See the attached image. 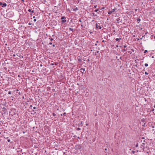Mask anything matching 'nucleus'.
<instances>
[{
    "label": "nucleus",
    "mask_w": 155,
    "mask_h": 155,
    "mask_svg": "<svg viewBox=\"0 0 155 155\" xmlns=\"http://www.w3.org/2000/svg\"><path fill=\"white\" fill-rule=\"evenodd\" d=\"M82 146L80 144H77L75 145L74 148L75 150H80Z\"/></svg>",
    "instance_id": "1"
},
{
    "label": "nucleus",
    "mask_w": 155,
    "mask_h": 155,
    "mask_svg": "<svg viewBox=\"0 0 155 155\" xmlns=\"http://www.w3.org/2000/svg\"><path fill=\"white\" fill-rule=\"evenodd\" d=\"M116 9V8H114L111 10V11H109L108 12V14L109 15L111 14L113 12H114Z\"/></svg>",
    "instance_id": "2"
},
{
    "label": "nucleus",
    "mask_w": 155,
    "mask_h": 155,
    "mask_svg": "<svg viewBox=\"0 0 155 155\" xmlns=\"http://www.w3.org/2000/svg\"><path fill=\"white\" fill-rule=\"evenodd\" d=\"M116 21H117V23H119L120 22L121 23H122L121 21V19H120V17L116 19Z\"/></svg>",
    "instance_id": "3"
},
{
    "label": "nucleus",
    "mask_w": 155,
    "mask_h": 155,
    "mask_svg": "<svg viewBox=\"0 0 155 155\" xmlns=\"http://www.w3.org/2000/svg\"><path fill=\"white\" fill-rule=\"evenodd\" d=\"M95 25L96 28H99L100 29H101V26L100 25H98L97 23H96Z\"/></svg>",
    "instance_id": "4"
},
{
    "label": "nucleus",
    "mask_w": 155,
    "mask_h": 155,
    "mask_svg": "<svg viewBox=\"0 0 155 155\" xmlns=\"http://www.w3.org/2000/svg\"><path fill=\"white\" fill-rule=\"evenodd\" d=\"M147 120L146 119L144 118L142 119L141 120V121L143 122H146Z\"/></svg>",
    "instance_id": "5"
},
{
    "label": "nucleus",
    "mask_w": 155,
    "mask_h": 155,
    "mask_svg": "<svg viewBox=\"0 0 155 155\" xmlns=\"http://www.w3.org/2000/svg\"><path fill=\"white\" fill-rule=\"evenodd\" d=\"M7 6V4L6 3H4L2 4V7H5Z\"/></svg>",
    "instance_id": "6"
},
{
    "label": "nucleus",
    "mask_w": 155,
    "mask_h": 155,
    "mask_svg": "<svg viewBox=\"0 0 155 155\" xmlns=\"http://www.w3.org/2000/svg\"><path fill=\"white\" fill-rule=\"evenodd\" d=\"M65 18H66L64 16H62L61 18V19L62 20H63V19H65Z\"/></svg>",
    "instance_id": "7"
},
{
    "label": "nucleus",
    "mask_w": 155,
    "mask_h": 155,
    "mask_svg": "<svg viewBox=\"0 0 155 155\" xmlns=\"http://www.w3.org/2000/svg\"><path fill=\"white\" fill-rule=\"evenodd\" d=\"M140 21H141V19L140 18H137V21L138 23H139V22Z\"/></svg>",
    "instance_id": "8"
},
{
    "label": "nucleus",
    "mask_w": 155,
    "mask_h": 155,
    "mask_svg": "<svg viewBox=\"0 0 155 155\" xmlns=\"http://www.w3.org/2000/svg\"><path fill=\"white\" fill-rule=\"evenodd\" d=\"M66 21V20H63L61 21L62 23L65 22Z\"/></svg>",
    "instance_id": "9"
},
{
    "label": "nucleus",
    "mask_w": 155,
    "mask_h": 155,
    "mask_svg": "<svg viewBox=\"0 0 155 155\" xmlns=\"http://www.w3.org/2000/svg\"><path fill=\"white\" fill-rule=\"evenodd\" d=\"M121 39V38H117L116 39H115V40H116L117 41H118L119 40H120Z\"/></svg>",
    "instance_id": "10"
},
{
    "label": "nucleus",
    "mask_w": 155,
    "mask_h": 155,
    "mask_svg": "<svg viewBox=\"0 0 155 155\" xmlns=\"http://www.w3.org/2000/svg\"><path fill=\"white\" fill-rule=\"evenodd\" d=\"M69 30H70L71 31H73V29L71 28H69Z\"/></svg>",
    "instance_id": "11"
},
{
    "label": "nucleus",
    "mask_w": 155,
    "mask_h": 155,
    "mask_svg": "<svg viewBox=\"0 0 155 155\" xmlns=\"http://www.w3.org/2000/svg\"><path fill=\"white\" fill-rule=\"evenodd\" d=\"M145 145V143H142V144H141V146L142 147H144V146Z\"/></svg>",
    "instance_id": "12"
},
{
    "label": "nucleus",
    "mask_w": 155,
    "mask_h": 155,
    "mask_svg": "<svg viewBox=\"0 0 155 155\" xmlns=\"http://www.w3.org/2000/svg\"><path fill=\"white\" fill-rule=\"evenodd\" d=\"M78 10V7H76L74 8V10L75 11H76Z\"/></svg>",
    "instance_id": "13"
},
{
    "label": "nucleus",
    "mask_w": 155,
    "mask_h": 155,
    "mask_svg": "<svg viewBox=\"0 0 155 155\" xmlns=\"http://www.w3.org/2000/svg\"><path fill=\"white\" fill-rule=\"evenodd\" d=\"M78 61H82V59L81 58H79L78 59Z\"/></svg>",
    "instance_id": "14"
},
{
    "label": "nucleus",
    "mask_w": 155,
    "mask_h": 155,
    "mask_svg": "<svg viewBox=\"0 0 155 155\" xmlns=\"http://www.w3.org/2000/svg\"><path fill=\"white\" fill-rule=\"evenodd\" d=\"M80 70H82L83 71H85V69L84 68H81Z\"/></svg>",
    "instance_id": "15"
},
{
    "label": "nucleus",
    "mask_w": 155,
    "mask_h": 155,
    "mask_svg": "<svg viewBox=\"0 0 155 155\" xmlns=\"http://www.w3.org/2000/svg\"><path fill=\"white\" fill-rule=\"evenodd\" d=\"M144 65L146 67H147L148 66V64L147 63H145L144 64Z\"/></svg>",
    "instance_id": "16"
},
{
    "label": "nucleus",
    "mask_w": 155,
    "mask_h": 155,
    "mask_svg": "<svg viewBox=\"0 0 155 155\" xmlns=\"http://www.w3.org/2000/svg\"><path fill=\"white\" fill-rule=\"evenodd\" d=\"M77 130H81V128H80L79 127H78V128H77Z\"/></svg>",
    "instance_id": "17"
},
{
    "label": "nucleus",
    "mask_w": 155,
    "mask_h": 155,
    "mask_svg": "<svg viewBox=\"0 0 155 155\" xmlns=\"http://www.w3.org/2000/svg\"><path fill=\"white\" fill-rule=\"evenodd\" d=\"M8 94H11V91H9L8 92Z\"/></svg>",
    "instance_id": "18"
},
{
    "label": "nucleus",
    "mask_w": 155,
    "mask_h": 155,
    "mask_svg": "<svg viewBox=\"0 0 155 155\" xmlns=\"http://www.w3.org/2000/svg\"><path fill=\"white\" fill-rule=\"evenodd\" d=\"M98 11V9H96L94 10V12H97Z\"/></svg>",
    "instance_id": "19"
},
{
    "label": "nucleus",
    "mask_w": 155,
    "mask_h": 155,
    "mask_svg": "<svg viewBox=\"0 0 155 155\" xmlns=\"http://www.w3.org/2000/svg\"><path fill=\"white\" fill-rule=\"evenodd\" d=\"M147 52V50H145L144 51V53H146Z\"/></svg>",
    "instance_id": "20"
},
{
    "label": "nucleus",
    "mask_w": 155,
    "mask_h": 155,
    "mask_svg": "<svg viewBox=\"0 0 155 155\" xmlns=\"http://www.w3.org/2000/svg\"><path fill=\"white\" fill-rule=\"evenodd\" d=\"M135 146H136V147H138V143H137V144Z\"/></svg>",
    "instance_id": "21"
},
{
    "label": "nucleus",
    "mask_w": 155,
    "mask_h": 155,
    "mask_svg": "<svg viewBox=\"0 0 155 155\" xmlns=\"http://www.w3.org/2000/svg\"><path fill=\"white\" fill-rule=\"evenodd\" d=\"M132 152L133 154H134L135 153V151L134 150L132 151Z\"/></svg>",
    "instance_id": "22"
},
{
    "label": "nucleus",
    "mask_w": 155,
    "mask_h": 155,
    "mask_svg": "<svg viewBox=\"0 0 155 155\" xmlns=\"http://www.w3.org/2000/svg\"><path fill=\"white\" fill-rule=\"evenodd\" d=\"M145 74H146V75L148 74V73L147 72H145Z\"/></svg>",
    "instance_id": "23"
},
{
    "label": "nucleus",
    "mask_w": 155,
    "mask_h": 155,
    "mask_svg": "<svg viewBox=\"0 0 155 155\" xmlns=\"http://www.w3.org/2000/svg\"><path fill=\"white\" fill-rule=\"evenodd\" d=\"M7 141L8 142H10L11 141L10 139H8Z\"/></svg>",
    "instance_id": "24"
},
{
    "label": "nucleus",
    "mask_w": 155,
    "mask_h": 155,
    "mask_svg": "<svg viewBox=\"0 0 155 155\" xmlns=\"http://www.w3.org/2000/svg\"><path fill=\"white\" fill-rule=\"evenodd\" d=\"M28 11L29 12H31V9H29L28 10Z\"/></svg>",
    "instance_id": "25"
},
{
    "label": "nucleus",
    "mask_w": 155,
    "mask_h": 155,
    "mask_svg": "<svg viewBox=\"0 0 155 155\" xmlns=\"http://www.w3.org/2000/svg\"><path fill=\"white\" fill-rule=\"evenodd\" d=\"M97 7V5H94V8H96Z\"/></svg>",
    "instance_id": "26"
},
{
    "label": "nucleus",
    "mask_w": 155,
    "mask_h": 155,
    "mask_svg": "<svg viewBox=\"0 0 155 155\" xmlns=\"http://www.w3.org/2000/svg\"><path fill=\"white\" fill-rule=\"evenodd\" d=\"M36 21V19H34V21L35 22V21Z\"/></svg>",
    "instance_id": "27"
},
{
    "label": "nucleus",
    "mask_w": 155,
    "mask_h": 155,
    "mask_svg": "<svg viewBox=\"0 0 155 155\" xmlns=\"http://www.w3.org/2000/svg\"><path fill=\"white\" fill-rule=\"evenodd\" d=\"M2 2H0V5H2Z\"/></svg>",
    "instance_id": "28"
},
{
    "label": "nucleus",
    "mask_w": 155,
    "mask_h": 155,
    "mask_svg": "<svg viewBox=\"0 0 155 155\" xmlns=\"http://www.w3.org/2000/svg\"><path fill=\"white\" fill-rule=\"evenodd\" d=\"M53 39L52 38H51L50 39V41H52L53 40Z\"/></svg>",
    "instance_id": "29"
},
{
    "label": "nucleus",
    "mask_w": 155,
    "mask_h": 155,
    "mask_svg": "<svg viewBox=\"0 0 155 155\" xmlns=\"http://www.w3.org/2000/svg\"><path fill=\"white\" fill-rule=\"evenodd\" d=\"M36 107H33V109H36Z\"/></svg>",
    "instance_id": "30"
},
{
    "label": "nucleus",
    "mask_w": 155,
    "mask_h": 155,
    "mask_svg": "<svg viewBox=\"0 0 155 155\" xmlns=\"http://www.w3.org/2000/svg\"><path fill=\"white\" fill-rule=\"evenodd\" d=\"M104 7H103L101 9H100V10H101V9H104Z\"/></svg>",
    "instance_id": "31"
},
{
    "label": "nucleus",
    "mask_w": 155,
    "mask_h": 155,
    "mask_svg": "<svg viewBox=\"0 0 155 155\" xmlns=\"http://www.w3.org/2000/svg\"><path fill=\"white\" fill-rule=\"evenodd\" d=\"M79 21H80V22H81V19H80L79 20Z\"/></svg>",
    "instance_id": "32"
},
{
    "label": "nucleus",
    "mask_w": 155,
    "mask_h": 155,
    "mask_svg": "<svg viewBox=\"0 0 155 155\" xmlns=\"http://www.w3.org/2000/svg\"><path fill=\"white\" fill-rule=\"evenodd\" d=\"M49 44L50 45H52V43L50 42V43H49Z\"/></svg>",
    "instance_id": "33"
},
{
    "label": "nucleus",
    "mask_w": 155,
    "mask_h": 155,
    "mask_svg": "<svg viewBox=\"0 0 155 155\" xmlns=\"http://www.w3.org/2000/svg\"><path fill=\"white\" fill-rule=\"evenodd\" d=\"M152 127L153 128H154V125H152Z\"/></svg>",
    "instance_id": "34"
},
{
    "label": "nucleus",
    "mask_w": 155,
    "mask_h": 155,
    "mask_svg": "<svg viewBox=\"0 0 155 155\" xmlns=\"http://www.w3.org/2000/svg\"><path fill=\"white\" fill-rule=\"evenodd\" d=\"M105 41H104V40H103V41H102V42H105Z\"/></svg>",
    "instance_id": "35"
},
{
    "label": "nucleus",
    "mask_w": 155,
    "mask_h": 155,
    "mask_svg": "<svg viewBox=\"0 0 155 155\" xmlns=\"http://www.w3.org/2000/svg\"><path fill=\"white\" fill-rule=\"evenodd\" d=\"M32 13H33L34 12V10H32V11H31V12Z\"/></svg>",
    "instance_id": "36"
},
{
    "label": "nucleus",
    "mask_w": 155,
    "mask_h": 155,
    "mask_svg": "<svg viewBox=\"0 0 155 155\" xmlns=\"http://www.w3.org/2000/svg\"><path fill=\"white\" fill-rule=\"evenodd\" d=\"M126 47H127V46H126V45H124V48H125Z\"/></svg>",
    "instance_id": "37"
},
{
    "label": "nucleus",
    "mask_w": 155,
    "mask_h": 155,
    "mask_svg": "<svg viewBox=\"0 0 155 155\" xmlns=\"http://www.w3.org/2000/svg\"><path fill=\"white\" fill-rule=\"evenodd\" d=\"M52 46L53 47H55V45L54 44H53V45H52Z\"/></svg>",
    "instance_id": "38"
},
{
    "label": "nucleus",
    "mask_w": 155,
    "mask_h": 155,
    "mask_svg": "<svg viewBox=\"0 0 155 155\" xmlns=\"http://www.w3.org/2000/svg\"><path fill=\"white\" fill-rule=\"evenodd\" d=\"M154 110V109H152V111H153Z\"/></svg>",
    "instance_id": "39"
},
{
    "label": "nucleus",
    "mask_w": 155,
    "mask_h": 155,
    "mask_svg": "<svg viewBox=\"0 0 155 155\" xmlns=\"http://www.w3.org/2000/svg\"><path fill=\"white\" fill-rule=\"evenodd\" d=\"M28 25H31V23H28Z\"/></svg>",
    "instance_id": "40"
},
{
    "label": "nucleus",
    "mask_w": 155,
    "mask_h": 155,
    "mask_svg": "<svg viewBox=\"0 0 155 155\" xmlns=\"http://www.w3.org/2000/svg\"><path fill=\"white\" fill-rule=\"evenodd\" d=\"M66 114V113H64V114H63V115H65V114Z\"/></svg>",
    "instance_id": "41"
},
{
    "label": "nucleus",
    "mask_w": 155,
    "mask_h": 155,
    "mask_svg": "<svg viewBox=\"0 0 155 155\" xmlns=\"http://www.w3.org/2000/svg\"><path fill=\"white\" fill-rule=\"evenodd\" d=\"M13 56L14 57H15V54H13Z\"/></svg>",
    "instance_id": "42"
},
{
    "label": "nucleus",
    "mask_w": 155,
    "mask_h": 155,
    "mask_svg": "<svg viewBox=\"0 0 155 155\" xmlns=\"http://www.w3.org/2000/svg\"><path fill=\"white\" fill-rule=\"evenodd\" d=\"M123 50H124V51H125L126 50V49H123Z\"/></svg>",
    "instance_id": "43"
},
{
    "label": "nucleus",
    "mask_w": 155,
    "mask_h": 155,
    "mask_svg": "<svg viewBox=\"0 0 155 155\" xmlns=\"http://www.w3.org/2000/svg\"><path fill=\"white\" fill-rule=\"evenodd\" d=\"M90 34H91V33H92V32L90 31Z\"/></svg>",
    "instance_id": "44"
},
{
    "label": "nucleus",
    "mask_w": 155,
    "mask_h": 155,
    "mask_svg": "<svg viewBox=\"0 0 155 155\" xmlns=\"http://www.w3.org/2000/svg\"><path fill=\"white\" fill-rule=\"evenodd\" d=\"M100 12H101V11H99V12H98V14H99V13H100Z\"/></svg>",
    "instance_id": "45"
},
{
    "label": "nucleus",
    "mask_w": 155,
    "mask_h": 155,
    "mask_svg": "<svg viewBox=\"0 0 155 155\" xmlns=\"http://www.w3.org/2000/svg\"><path fill=\"white\" fill-rule=\"evenodd\" d=\"M32 107V105H31L30 106V107Z\"/></svg>",
    "instance_id": "46"
},
{
    "label": "nucleus",
    "mask_w": 155,
    "mask_h": 155,
    "mask_svg": "<svg viewBox=\"0 0 155 155\" xmlns=\"http://www.w3.org/2000/svg\"><path fill=\"white\" fill-rule=\"evenodd\" d=\"M2 109H5V108L4 107H3Z\"/></svg>",
    "instance_id": "47"
},
{
    "label": "nucleus",
    "mask_w": 155,
    "mask_h": 155,
    "mask_svg": "<svg viewBox=\"0 0 155 155\" xmlns=\"http://www.w3.org/2000/svg\"><path fill=\"white\" fill-rule=\"evenodd\" d=\"M23 134H25V132L24 131L23 132Z\"/></svg>",
    "instance_id": "48"
},
{
    "label": "nucleus",
    "mask_w": 155,
    "mask_h": 155,
    "mask_svg": "<svg viewBox=\"0 0 155 155\" xmlns=\"http://www.w3.org/2000/svg\"><path fill=\"white\" fill-rule=\"evenodd\" d=\"M53 115L54 116L55 115V114H54V113H53Z\"/></svg>",
    "instance_id": "49"
},
{
    "label": "nucleus",
    "mask_w": 155,
    "mask_h": 155,
    "mask_svg": "<svg viewBox=\"0 0 155 155\" xmlns=\"http://www.w3.org/2000/svg\"><path fill=\"white\" fill-rule=\"evenodd\" d=\"M86 126H87V125H88V124H86Z\"/></svg>",
    "instance_id": "50"
},
{
    "label": "nucleus",
    "mask_w": 155,
    "mask_h": 155,
    "mask_svg": "<svg viewBox=\"0 0 155 155\" xmlns=\"http://www.w3.org/2000/svg\"><path fill=\"white\" fill-rule=\"evenodd\" d=\"M51 64V65H54V64H53V63Z\"/></svg>",
    "instance_id": "51"
},
{
    "label": "nucleus",
    "mask_w": 155,
    "mask_h": 155,
    "mask_svg": "<svg viewBox=\"0 0 155 155\" xmlns=\"http://www.w3.org/2000/svg\"><path fill=\"white\" fill-rule=\"evenodd\" d=\"M153 107H154V108H155V105H154V106H153Z\"/></svg>",
    "instance_id": "52"
},
{
    "label": "nucleus",
    "mask_w": 155,
    "mask_h": 155,
    "mask_svg": "<svg viewBox=\"0 0 155 155\" xmlns=\"http://www.w3.org/2000/svg\"><path fill=\"white\" fill-rule=\"evenodd\" d=\"M33 18H35V16H34L33 17Z\"/></svg>",
    "instance_id": "53"
},
{
    "label": "nucleus",
    "mask_w": 155,
    "mask_h": 155,
    "mask_svg": "<svg viewBox=\"0 0 155 155\" xmlns=\"http://www.w3.org/2000/svg\"><path fill=\"white\" fill-rule=\"evenodd\" d=\"M18 77H20V75H18Z\"/></svg>",
    "instance_id": "54"
},
{
    "label": "nucleus",
    "mask_w": 155,
    "mask_h": 155,
    "mask_svg": "<svg viewBox=\"0 0 155 155\" xmlns=\"http://www.w3.org/2000/svg\"><path fill=\"white\" fill-rule=\"evenodd\" d=\"M42 66V64H41L40 65V66L41 67Z\"/></svg>",
    "instance_id": "55"
},
{
    "label": "nucleus",
    "mask_w": 155,
    "mask_h": 155,
    "mask_svg": "<svg viewBox=\"0 0 155 155\" xmlns=\"http://www.w3.org/2000/svg\"><path fill=\"white\" fill-rule=\"evenodd\" d=\"M118 45H117V46H116V47H118Z\"/></svg>",
    "instance_id": "56"
},
{
    "label": "nucleus",
    "mask_w": 155,
    "mask_h": 155,
    "mask_svg": "<svg viewBox=\"0 0 155 155\" xmlns=\"http://www.w3.org/2000/svg\"><path fill=\"white\" fill-rule=\"evenodd\" d=\"M126 53H127V52H126L125 53H124V54H126Z\"/></svg>",
    "instance_id": "57"
},
{
    "label": "nucleus",
    "mask_w": 155,
    "mask_h": 155,
    "mask_svg": "<svg viewBox=\"0 0 155 155\" xmlns=\"http://www.w3.org/2000/svg\"><path fill=\"white\" fill-rule=\"evenodd\" d=\"M154 58V57H153V56L152 57V58Z\"/></svg>",
    "instance_id": "58"
},
{
    "label": "nucleus",
    "mask_w": 155,
    "mask_h": 155,
    "mask_svg": "<svg viewBox=\"0 0 155 155\" xmlns=\"http://www.w3.org/2000/svg\"><path fill=\"white\" fill-rule=\"evenodd\" d=\"M97 45V44H95V45Z\"/></svg>",
    "instance_id": "59"
},
{
    "label": "nucleus",
    "mask_w": 155,
    "mask_h": 155,
    "mask_svg": "<svg viewBox=\"0 0 155 155\" xmlns=\"http://www.w3.org/2000/svg\"><path fill=\"white\" fill-rule=\"evenodd\" d=\"M30 15H32V13H31Z\"/></svg>",
    "instance_id": "60"
},
{
    "label": "nucleus",
    "mask_w": 155,
    "mask_h": 155,
    "mask_svg": "<svg viewBox=\"0 0 155 155\" xmlns=\"http://www.w3.org/2000/svg\"><path fill=\"white\" fill-rule=\"evenodd\" d=\"M137 9H135V11H137Z\"/></svg>",
    "instance_id": "61"
},
{
    "label": "nucleus",
    "mask_w": 155,
    "mask_h": 155,
    "mask_svg": "<svg viewBox=\"0 0 155 155\" xmlns=\"http://www.w3.org/2000/svg\"><path fill=\"white\" fill-rule=\"evenodd\" d=\"M142 138L144 139V137H143Z\"/></svg>",
    "instance_id": "62"
},
{
    "label": "nucleus",
    "mask_w": 155,
    "mask_h": 155,
    "mask_svg": "<svg viewBox=\"0 0 155 155\" xmlns=\"http://www.w3.org/2000/svg\"><path fill=\"white\" fill-rule=\"evenodd\" d=\"M137 152H138V150H137Z\"/></svg>",
    "instance_id": "63"
},
{
    "label": "nucleus",
    "mask_w": 155,
    "mask_h": 155,
    "mask_svg": "<svg viewBox=\"0 0 155 155\" xmlns=\"http://www.w3.org/2000/svg\"><path fill=\"white\" fill-rule=\"evenodd\" d=\"M154 38L155 39V36H154Z\"/></svg>",
    "instance_id": "64"
}]
</instances>
